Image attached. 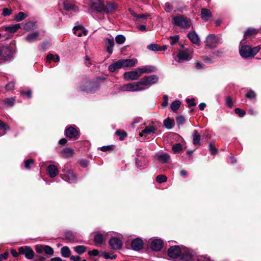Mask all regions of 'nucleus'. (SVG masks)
Segmentation results:
<instances>
[{
    "mask_svg": "<svg viewBox=\"0 0 261 261\" xmlns=\"http://www.w3.org/2000/svg\"><path fill=\"white\" fill-rule=\"evenodd\" d=\"M137 63V60L136 59L119 60L111 64L108 67V70L111 72H114L121 68L134 67Z\"/></svg>",
    "mask_w": 261,
    "mask_h": 261,
    "instance_id": "obj_1",
    "label": "nucleus"
},
{
    "mask_svg": "<svg viewBox=\"0 0 261 261\" xmlns=\"http://www.w3.org/2000/svg\"><path fill=\"white\" fill-rule=\"evenodd\" d=\"M259 46L252 47L249 45H243L240 48L239 52L241 56L244 58L254 57L260 50Z\"/></svg>",
    "mask_w": 261,
    "mask_h": 261,
    "instance_id": "obj_2",
    "label": "nucleus"
},
{
    "mask_svg": "<svg viewBox=\"0 0 261 261\" xmlns=\"http://www.w3.org/2000/svg\"><path fill=\"white\" fill-rule=\"evenodd\" d=\"M159 77L155 75L146 76L139 81L140 88H143V90L148 88L152 85L158 82Z\"/></svg>",
    "mask_w": 261,
    "mask_h": 261,
    "instance_id": "obj_3",
    "label": "nucleus"
},
{
    "mask_svg": "<svg viewBox=\"0 0 261 261\" xmlns=\"http://www.w3.org/2000/svg\"><path fill=\"white\" fill-rule=\"evenodd\" d=\"M173 23L184 29H188L191 26V21L189 18L183 15H178L173 18Z\"/></svg>",
    "mask_w": 261,
    "mask_h": 261,
    "instance_id": "obj_4",
    "label": "nucleus"
},
{
    "mask_svg": "<svg viewBox=\"0 0 261 261\" xmlns=\"http://www.w3.org/2000/svg\"><path fill=\"white\" fill-rule=\"evenodd\" d=\"M99 87V84L97 81H88L81 85L80 89L81 91L89 93H94Z\"/></svg>",
    "mask_w": 261,
    "mask_h": 261,
    "instance_id": "obj_5",
    "label": "nucleus"
},
{
    "mask_svg": "<svg viewBox=\"0 0 261 261\" xmlns=\"http://www.w3.org/2000/svg\"><path fill=\"white\" fill-rule=\"evenodd\" d=\"M13 57V53L8 46L0 47V61L2 62L10 60Z\"/></svg>",
    "mask_w": 261,
    "mask_h": 261,
    "instance_id": "obj_6",
    "label": "nucleus"
},
{
    "mask_svg": "<svg viewBox=\"0 0 261 261\" xmlns=\"http://www.w3.org/2000/svg\"><path fill=\"white\" fill-rule=\"evenodd\" d=\"M220 39L214 34H210L206 37L205 45L210 48H214L217 47V44L220 42Z\"/></svg>",
    "mask_w": 261,
    "mask_h": 261,
    "instance_id": "obj_7",
    "label": "nucleus"
},
{
    "mask_svg": "<svg viewBox=\"0 0 261 261\" xmlns=\"http://www.w3.org/2000/svg\"><path fill=\"white\" fill-rule=\"evenodd\" d=\"M123 91H139L143 90V88H140L139 82L125 84L121 88Z\"/></svg>",
    "mask_w": 261,
    "mask_h": 261,
    "instance_id": "obj_8",
    "label": "nucleus"
},
{
    "mask_svg": "<svg viewBox=\"0 0 261 261\" xmlns=\"http://www.w3.org/2000/svg\"><path fill=\"white\" fill-rule=\"evenodd\" d=\"M19 253L23 254L28 259H32L34 258L35 253L33 249L29 246H22L18 249Z\"/></svg>",
    "mask_w": 261,
    "mask_h": 261,
    "instance_id": "obj_9",
    "label": "nucleus"
},
{
    "mask_svg": "<svg viewBox=\"0 0 261 261\" xmlns=\"http://www.w3.org/2000/svg\"><path fill=\"white\" fill-rule=\"evenodd\" d=\"M90 6L95 10L97 13H100L104 9V2L103 0H90Z\"/></svg>",
    "mask_w": 261,
    "mask_h": 261,
    "instance_id": "obj_10",
    "label": "nucleus"
},
{
    "mask_svg": "<svg viewBox=\"0 0 261 261\" xmlns=\"http://www.w3.org/2000/svg\"><path fill=\"white\" fill-rule=\"evenodd\" d=\"M181 254V249L178 246L170 247L168 250V256L172 258H176Z\"/></svg>",
    "mask_w": 261,
    "mask_h": 261,
    "instance_id": "obj_11",
    "label": "nucleus"
},
{
    "mask_svg": "<svg viewBox=\"0 0 261 261\" xmlns=\"http://www.w3.org/2000/svg\"><path fill=\"white\" fill-rule=\"evenodd\" d=\"M65 135L70 139L77 138L79 135V132L77 129L70 126L65 129Z\"/></svg>",
    "mask_w": 261,
    "mask_h": 261,
    "instance_id": "obj_12",
    "label": "nucleus"
},
{
    "mask_svg": "<svg viewBox=\"0 0 261 261\" xmlns=\"http://www.w3.org/2000/svg\"><path fill=\"white\" fill-rule=\"evenodd\" d=\"M105 45L107 49V51L109 54H112L113 47L114 46V41L113 37L106 38L104 39Z\"/></svg>",
    "mask_w": 261,
    "mask_h": 261,
    "instance_id": "obj_13",
    "label": "nucleus"
},
{
    "mask_svg": "<svg viewBox=\"0 0 261 261\" xmlns=\"http://www.w3.org/2000/svg\"><path fill=\"white\" fill-rule=\"evenodd\" d=\"M163 247V242L161 239H155L152 241L150 247L155 251L161 250Z\"/></svg>",
    "mask_w": 261,
    "mask_h": 261,
    "instance_id": "obj_14",
    "label": "nucleus"
},
{
    "mask_svg": "<svg viewBox=\"0 0 261 261\" xmlns=\"http://www.w3.org/2000/svg\"><path fill=\"white\" fill-rule=\"evenodd\" d=\"M124 78L127 81H133L137 80L139 76L136 69L133 71L125 72L124 74Z\"/></svg>",
    "mask_w": 261,
    "mask_h": 261,
    "instance_id": "obj_15",
    "label": "nucleus"
},
{
    "mask_svg": "<svg viewBox=\"0 0 261 261\" xmlns=\"http://www.w3.org/2000/svg\"><path fill=\"white\" fill-rule=\"evenodd\" d=\"M110 246L113 249H119L122 247V243L121 241L117 238H112L109 241Z\"/></svg>",
    "mask_w": 261,
    "mask_h": 261,
    "instance_id": "obj_16",
    "label": "nucleus"
},
{
    "mask_svg": "<svg viewBox=\"0 0 261 261\" xmlns=\"http://www.w3.org/2000/svg\"><path fill=\"white\" fill-rule=\"evenodd\" d=\"M156 128L153 125H148L145 127L139 134L140 137L147 136L148 135L154 134Z\"/></svg>",
    "mask_w": 261,
    "mask_h": 261,
    "instance_id": "obj_17",
    "label": "nucleus"
},
{
    "mask_svg": "<svg viewBox=\"0 0 261 261\" xmlns=\"http://www.w3.org/2000/svg\"><path fill=\"white\" fill-rule=\"evenodd\" d=\"M155 158L160 162L163 164L168 163L170 159V155L167 153H157L155 154Z\"/></svg>",
    "mask_w": 261,
    "mask_h": 261,
    "instance_id": "obj_18",
    "label": "nucleus"
},
{
    "mask_svg": "<svg viewBox=\"0 0 261 261\" xmlns=\"http://www.w3.org/2000/svg\"><path fill=\"white\" fill-rule=\"evenodd\" d=\"M143 241L139 238L135 239L132 242L131 247L132 249L135 251L141 250L143 248Z\"/></svg>",
    "mask_w": 261,
    "mask_h": 261,
    "instance_id": "obj_19",
    "label": "nucleus"
},
{
    "mask_svg": "<svg viewBox=\"0 0 261 261\" xmlns=\"http://www.w3.org/2000/svg\"><path fill=\"white\" fill-rule=\"evenodd\" d=\"M74 150L70 147L64 148L61 152V156L64 158H69L74 154Z\"/></svg>",
    "mask_w": 261,
    "mask_h": 261,
    "instance_id": "obj_20",
    "label": "nucleus"
},
{
    "mask_svg": "<svg viewBox=\"0 0 261 261\" xmlns=\"http://www.w3.org/2000/svg\"><path fill=\"white\" fill-rule=\"evenodd\" d=\"M47 172L51 178H54L58 174V169L55 165H51L47 167Z\"/></svg>",
    "mask_w": 261,
    "mask_h": 261,
    "instance_id": "obj_21",
    "label": "nucleus"
},
{
    "mask_svg": "<svg viewBox=\"0 0 261 261\" xmlns=\"http://www.w3.org/2000/svg\"><path fill=\"white\" fill-rule=\"evenodd\" d=\"M117 5L115 3H108L107 5L105 6L104 5V9L103 11H104L106 13H112L115 10L117 9Z\"/></svg>",
    "mask_w": 261,
    "mask_h": 261,
    "instance_id": "obj_22",
    "label": "nucleus"
},
{
    "mask_svg": "<svg viewBox=\"0 0 261 261\" xmlns=\"http://www.w3.org/2000/svg\"><path fill=\"white\" fill-rule=\"evenodd\" d=\"M177 57L178 59V62L188 60L191 59L189 54L186 50H179Z\"/></svg>",
    "mask_w": 261,
    "mask_h": 261,
    "instance_id": "obj_23",
    "label": "nucleus"
},
{
    "mask_svg": "<svg viewBox=\"0 0 261 261\" xmlns=\"http://www.w3.org/2000/svg\"><path fill=\"white\" fill-rule=\"evenodd\" d=\"M201 17L204 21H207L212 17V13L210 10L203 8L201 12Z\"/></svg>",
    "mask_w": 261,
    "mask_h": 261,
    "instance_id": "obj_24",
    "label": "nucleus"
},
{
    "mask_svg": "<svg viewBox=\"0 0 261 261\" xmlns=\"http://www.w3.org/2000/svg\"><path fill=\"white\" fill-rule=\"evenodd\" d=\"M188 37L193 43L199 44L200 40L195 32H190L188 34Z\"/></svg>",
    "mask_w": 261,
    "mask_h": 261,
    "instance_id": "obj_25",
    "label": "nucleus"
},
{
    "mask_svg": "<svg viewBox=\"0 0 261 261\" xmlns=\"http://www.w3.org/2000/svg\"><path fill=\"white\" fill-rule=\"evenodd\" d=\"M39 36V32H35L29 34L25 37V40L29 42H32L38 40Z\"/></svg>",
    "mask_w": 261,
    "mask_h": 261,
    "instance_id": "obj_26",
    "label": "nucleus"
},
{
    "mask_svg": "<svg viewBox=\"0 0 261 261\" xmlns=\"http://www.w3.org/2000/svg\"><path fill=\"white\" fill-rule=\"evenodd\" d=\"M193 143L194 145H200L201 136L197 130L193 131L192 135Z\"/></svg>",
    "mask_w": 261,
    "mask_h": 261,
    "instance_id": "obj_27",
    "label": "nucleus"
},
{
    "mask_svg": "<svg viewBox=\"0 0 261 261\" xmlns=\"http://www.w3.org/2000/svg\"><path fill=\"white\" fill-rule=\"evenodd\" d=\"M151 67H143L142 68H136V70L140 77L143 73H149L153 71V69Z\"/></svg>",
    "mask_w": 261,
    "mask_h": 261,
    "instance_id": "obj_28",
    "label": "nucleus"
},
{
    "mask_svg": "<svg viewBox=\"0 0 261 261\" xmlns=\"http://www.w3.org/2000/svg\"><path fill=\"white\" fill-rule=\"evenodd\" d=\"M63 5L64 9L67 11L73 10L75 12L78 11L77 7L73 4L68 1L65 2Z\"/></svg>",
    "mask_w": 261,
    "mask_h": 261,
    "instance_id": "obj_29",
    "label": "nucleus"
},
{
    "mask_svg": "<svg viewBox=\"0 0 261 261\" xmlns=\"http://www.w3.org/2000/svg\"><path fill=\"white\" fill-rule=\"evenodd\" d=\"M136 154H137V157L136 159V165L138 167L143 166L142 165H140L139 162V158H144V155L145 154L144 151L142 149H137V151H136Z\"/></svg>",
    "mask_w": 261,
    "mask_h": 261,
    "instance_id": "obj_30",
    "label": "nucleus"
},
{
    "mask_svg": "<svg viewBox=\"0 0 261 261\" xmlns=\"http://www.w3.org/2000/svg\"><path fill=\"white\" fill-rule=\"evenodd\" d=\"M20 24L19 23L12 25L10 26L6 27L5 28V30L11 33L16 32L17 30L20 29Z\"/></svg>",
    "mask_w": 261,
    "mask_h": 261,
    "instance_id": "obj_31",
    "label": "nucleus"
},
{
    "mask_svg": "<svg viewBox=\"0 0 261 261\" xmlns=\"http://www.w3.org/2000/svg\"><path fill=\"white\" fill-rule=\"evenodd\" d=\"M259 32V30L254 28H248L244 33V38H247L248 37L255 35Z\"/></svg>",
    "mask_w": 261,
    "mask_h": 261,
    "instance_id": "obj_32",
    "label": "nucleus"
},
{
    "mask_svg": "<svg viewBox=\"0 0 261 261\" xmlns=\"http://www.w3.org/2000/svg\"><path fill=\"white\" fill-rule=\"evenodd\" d=\"M104 241L103 236L102 234L98 233L95 236L94 242L96 245H101Z\"/></svg>",
    "mask_w": 261,
    "mask_h": 261,
    "instance_id": "obj_33",
    "label": "nucleus"
},
{
    "mask_svg": "<svg viewBox=\"0 0 261 261\" xmlns=\"http://www.w3.org/2000/svg\"><path fill=\"white\" fill-rule=\"evenodd\" d=\"M182 258L187 261L194 260L196 259L195 255L189 252L184 253Z\"/></svg>",
    "mask_w": 261,
    "mask_h": 261,
    "instance_id": "obj_34",
    "label": "nucleus"
},
{
    "mask_svg": "<svg viewBox=\"0 0 261 261\" xmlns=\"http://www.w3.org/2000/svg\"><path fill=\"white\" fill-rule=\"evenodd\" d=\"M61 254L62 256L64 257H68L70 256L71 252L69 248L68 247H63L62 248L61 250Z\"/></svg>",
    "mask_w": 261,
    "mask_h": 261,
    "instance_id": "obj_35",
    "label": "nucleus"
},
{
    "mask_svg": "<svg viewBox=\"0 0 261 261\" xmlns=\"http://www.w3.org/2000/svg\"><path fill=\"white\" fill-rule=\"evenodd\" d=\"M174 121L170 118L164 120V125L168 129H171L173 127Z\"/></svg>",
    "mask_w": 261,
    "mask_h": 261,
    "instance_id": "obj_36",
    "label": "nucleus"
},
{
    "mask_svg": "<svg viewBox=\"0 0 261 261\" xmlns=\"http://www.w3.org/2000/svg\"><path fill=\"white\" fill-rule=\"evenodd\" d=\"M74 251L78 254H81L86 251V247L83 245H79L74 248Z\"/></svg>",
    "mask_w": 261,
    "mask_h": 261,
    "instance_id": "obj_37",
    "label": "nucleus"
},
{
    "mask_svg": "<svg viewBox=\"0 0 261 261\" xmlns=\"http://www.w3.org/2000/svg\"><path fill=\"white\" fill-rule=\"evenodd\" d=\"M46 60L47 62H50V61L53 60L56 62H58L60 61V57L57 55H54L50 54L47 56Z\"/></svg>",
    "mask_w": 261,
    "mask_h": 261,
    "instance_id": "obj_38",
    "label": "nucleus"
},
{
    "mask_svg": "<svg viewBox=\"0 0 261 261\" xmlns=\"http://www.w3.org/2000/svg\"><path fill=\"white\" fill-rule=\"evenodd\" d=\"M27 14L22 12H19L14 17V20L16 21H20L27 17Z\"/></svg>",
    "mask_w": 261,
    "mask_h": 261,
    "instance_id": "obj_39",
    "label": "nucleus"
},
{
    "mask_svg": "<svg viewBox=\"0 0 261 261\" xmlns=\"http://www.w3.org/2000/svg\"><path fill=\"white\" fill-rule=\"evenodd\" d=\"M83 27L82 26H76L73 28V33L78 37H81L83 35Z\"/></svg>",
    "mask_w": 261,
    "mask_h": 261,
    "instance_id": "obj_40",
    "label": "nucleus"
},
{
    "mask_svg": "<svg viewBox=\"0 0 261 261\" xmlns=\"http://www.w3.org/2000/svg\"><path fill=\"white\" fill-rule=\"evenodd\" d=\"M180 104L181 102L178 100H176L174 101L171 105V110L174 112L176 111L179 109Z\"/></svg>",
    "mask_w": 261,
    "mask_h": 261,
    "instance_id": "obj_41",
    "label": "nucleus"
},
{
    "mask_svg": "<svg viewBox=\"0 0 261 261\" xmlns=\"http://www.w3.org/2000/svg\"><path fill=\"white\" fill-rule=\"evenodd\" d=\"M24 164L26 169H30L31 167L34 165V160L32 159L26 160L24 161Z\"/></svg>",
    "mask_w": 261,
    "mask_h": 261,
    "instance_id": "obj_42",
    "label": "nucleus"
},
{
    "mask_svg": "<svg viewBox=\"0 0 261 261\" xmlns=\"http://www.w3.org/2000/svg\"><path fill=\"white\" fill-rule=\"evenodd\" d=\"M126 38L123 35H118L115 37V41L117 44H121L124 43Z\"/></svg>",
    "mask_w": 261,
    "mask_h": 261,
    "instance_id": "obj_43",
    "label": "nucleus"
},
{
    "mask_svg": "<svg viewBox=\"0 0 261 261\" xmlns=\"http://www.w3.org/2000/svg\"><path fill=\"white\" fill-rule=\"evenodd\" d=\"M182 149V145L180 143H176L172 146V149L174 153L179 152Z\"/></svg>",
    "mask_w": 261,
    "mask_h": 261,
    "instance_id": "obj_44",
    "label": "nucleus"
},
{
    "mask_svg": "<svg viewBox=\"0 0 261 261\" xmlns=\"http://www.w3.org/2000/svg\"><path fill=\"white\" fill-rule=\"evenodd\" d=\"M44 252L45 254L49 255H53L54 253V249L47 245H44Z\"/></svg>",
    "mask_w": 261,
    "mask_h": 261,
    "instance_id": "obj_45",
    "label": "nucleus"
},
{
    "mask_svg": "<svg viewBox=\"0 0 261 261\" xmlns=\"http://www.w3.org/2000/svg\"><path fill=\"white\" fill-rule=\"evenodd\" d=\"M35 23L33 22L29 21L27 22L24 25V29L27 31H30L33 30L34 28Z\"/></svg>",
    "mask_w": 261,
    "mask_h": 261,
    "instance_id": "obj_46",
    "label": "nucleus"
},
{
    "mask_svg": "<svg viewBox=\"0 0 261 261\" xmlns=\"http://www.w3.org/2000/svg\"><path fill=\"white\" fill-rule=\"evenodd\" d=\"M116 135L119 137L120 140H123L127 136V133L124 131L118 130L115 133Z\"/></svg>",
    "mask_w": 261,
    "mask_h": 261,
    "instance_id": "obj_47",
    "label": "nucleus"
},
{
    "mask_svg": "<svg viewBox=\"0 0 261 261\" xmlns=\"http://www.w3.org/2000/svg\"><path fill=\"white\" fill-rule=\"evenodd\" d=\"M147 48L150 50L160 51V46L158 45L157 44L152 43L148 45Z\"/></svg>",
    "mask_w": 261,
    "mask_h": 261,
    "instance_id": "obj_48",
    "label": "nucleus"
},
{
    "mask_svg": "<svg viewBox=\"0 0 261 261\" xmlns=\"http://www.w3.org/2000/svg\"><path fill=\"white\" fill-rule=\"evenodd\" d=\"M179 36L178 35H175L170 36V39H171L170 44L173 45L176 44L179 41Z\"/></svg>",
    "mask_w": 261,
    "mask_h": 261,
    "instance_id": "obj_49",
    "label": "nucleus"
},
{
    "mask_svg": "<svg viewBox=\"0 0 261 261\" xmlns=\"http://www.w3.org/2000/svg\"><path fill=\"white\" fill-rule=\"evenodd\" d=\"M65 238L70 242L74 241V236L70 231L66 232L65 234Z\"/></svg>",
    "mask_w": 261,
    "mask_h": 261,
    "instance_id": "obj_50",
    "label": "nucleus"
},
{
    "mask_svg": "<svg viewBox=\"0 0 261 261\" xmlns=\"http://www.w3.org/2000/svg\"><path fill=\"white\" fill-rule=\"evenodd\" d=\"M15 101V99L13 98H8L4 100V101L5 103H6L9 106H13L14 104V102Z\"/></svg>",
    "mask_w": 261,
    "mask_h": 261,
    "instance_id": "obj_51",
    "label": "nucleus"
},
{
    "mask_svg": "<svg viewBox=\"0 0 261 261\" xmlns=\"http://www.w3.org/2000/svg\"><path fill=\"white\" fill-rule=\"evenodd\" d=\"M225 102L226 105L230 108H232L233 106V102L232 100V98L230 96H227L225 97Z\"/></svg>",
    "mask_w": 261,
    "mask_h": 261,
    "instance_id": "obj_52",
    "label": "nucleus"
},
{
    "mask_svg": "<svg viewBox=\"0 0 261 261\" xmlns=\"http://www.w3.org/2000/svg\"><path fill=\"white\" fill-rule=\"evenodd\" d=\"M12 13V10L9 8H4L3 10L2 15L4 16H8Z\"/></svg>",
    "mask_w": 261,
    "mask_h": 261,
    "instance_id": "obj_53",
    "label": "nucleus"
},
{
    "mask_svg": "<svg viewBox=\"0 0 261 261\" xmlns=\"http://www.w3.org/2000/svg\"><path fill=\"white\" fill-rule=\"evenodd\" d=\"M209 149L212 154H215L217 152V149L216 148L215 145L212 143L209 144Z\"/></svg>",
    "mask_w": 261,
    "mask_h": 261,
    "instance_id": "obj_54",
    "label": "nucleus"
},
{
    "mask_svg": "<svg viewBox=\"0 0 261 261\" xmlns=\"http://www.w3.org/2000/svg\"><path fill=\"white\" fill-rule=\"evenodd\" d=\"M255 94L252 90H249L245 95V96L249 99H252L255 97Z\"/></svg>",
    "mask_w": 261,
    "mask_h": 261,
    "instance_id": "obj_55",
    "label": "nucleus"
},
{
    "mask_svg": "<svg viewBox=\"0 0 261 261\" xmlns=\"http://www.w3.org/2000/svg\"><path fill=\"white\" fill-rule=\"evenodd\" d=\"M139 164L142 165L143 166L140 167L141 168H144L147 164L148 161L145 158H139Z\"/></svg>",
    "mask_w": 261,
    "mask_h": 261,
    "instance_id": "obj_56",
    "label": "nucleus"
},
{
    "mask_svg": "<svg viewBox=\"0 0 261 261\" xmlns=\"http://www.w3.org/2000/svg\"><path fill=\"white\" fill-rule=\"evenodd\" d=\"M197 261H214L210 257L205 256H199L197 257Z\"/></svg>",
    "mask_w": 261,
    "mask_h": 261,
    "instance_id": "obj_57",
    "label": "nucleus"
},
{
    "mask_svg": "<svg viewBox=\"0 0 261 261\" xmlns=\"http://www.w3.org/2000/svg\"><path fill=\"white\" fill-rule=\"evenodd\" d=\"M235 113L237 114L240 117H242L245 115V112L239 108H236L234 110Z\"/></svg>",
    "mask_w": 261,
    "mask_h": 261,
    "instance_id": "obj_58",
    "label": "nucleus"
},
{
    "mask_svg": "<svg viewBox=\"0 0 261 261\" xmlns=\"http://www.w3.org/2000/svg\"><path fill=\"white\" fill-rule=\"evenodd\" d=\"M173 9L172 5L169 3H166L165 5V10L167 12H170Z\"/></svg>",
    "mask_w": 261,
    "mask_h": 261,
    "instance_id": "obj_59",
    "label": "nucleus"
},
{
    "mask_svg": "<svg viewBox=\"0 0 261 261\" xmlns=\"http://www.w3.org/2000/svg\"><path fill=\"white\" fill-rule=\"evenodd\" d=\"M35 250L38 253H43L44 252V245H37Z\"/></svg>",
    "mask_w": 261,
    "mask_h": 261,
    "instance_id": "obj_60",
    "label": "nucleus"
},
{
    "mask_svg": "<svg viewBox=\"0 0 261 261\" xmlns=\"http://www.w3.org/2000/svg\"><path fill=\"white\" fill-rule=\"evenodd\" d=\"M15 87V83L13 82L9 83L6 86V88L7 90L10 91L14 89Z\"/></svg>",
    "mask_w": 261,
    "mask_h": 261,
    "instance_id": "obj_61",
    "label": "nucleus"
},
{
    "mask_svg": "<svg viewBox=\"0 0 261 261\" xmlns=\"http://www.w3.org/2000/svg\"><path fill=\"white\" fill-rule=\"evenodd\" d=\"M80 164L82 167H87L89 164V162L87 160L82 159L80 161Z\"/></svg>",
    "mask_w": 261,
    "mask_h": 261,
    "instance_id": "obj_62",
    "label": "nucleus"
},
{
    "mask_svg": "<svg viewBox=\"0 0 261 261\" xmlns=\"http://www.w3.org/2000/svg\"><path fill=\"white\" fill-rule=\"evenodd\" d=\"M0 126L3 129L5 130L10 129L9 126L6 123L1 120L0 121Z\"/></svg>",
    "mask_w": 261,
    "mask_h": 261,
    "instance_id": "obj_63",
    "label": "nucleus"
},
{
    "mask_svg": "<svg viewBox=\"0 0 261 261\" xmlns=\"http://www.w3.org/2000/svg\"><path fill=\"white\" fill-rule=\"evenodd\" d=\"M202 58L204 61L207 64H212L214 62V61L212 60V59L210 57H208V56H205Z\"/></svg>",
    "mask_w": 261,
    "mask_h": 261,
    "instance_id": "obj_64",
    "label": "nucleus"
}]
</instances>
